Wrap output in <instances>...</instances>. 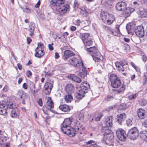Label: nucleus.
<instances>
[{
	"instance_id": "nucleus-1",
	"label": "nucleus",
	"mask_w": 147,
	"mask_h": 147,
	"mask_svg": "<svg viewBox=\"0 0 147 147\" xmlns=\"http://www.w3.org/2000/svg\"><path fill=\"white\" fill-rule=\"evenodd\" d=\"M110 80L111 82L112 87L115 88H120L116 90L117 93L120 94L123 93L125 89L124 85L122 84L120 78L114 74H111L110 76Z\"/></svg>"
},
{
	"instance_id": "nucleus-2",
	"label": "nucleus",
	"mask_w": 147,
	"mask_h": 147,
	"mask_svg": "<svg viewBox=\"0 0 147 147\" xmlns=\"http://www.w3.org/2000/svg\"><path fill=\"white\" fill-rule=\"evenodd\" d=\"M90 88L89 84L87 82H85L82 83L80 89L76 96L77 98L79 100L82 99L84 96L85 94L89 90Z\"/></svg>"
},
{
	"instance_id": "nucleus-3",
	"label": "nucleus",
	"mask_w": 147,
	"mask_h": 147,
	"mask_svg": "<svg viewBox=\"0 0 147 147\" xmlns=\"http://www.w3.org/2000/svg\"><path fill=\"white\" fill-rule=\"evenodd\" d=\"M100 17L103 21L107 25L111 24L115 20L114 16L107 12H102Z\"/></svg>"
},
{
	"instance_id": "nucleus-4",
	"label": "nucleus",
	"mask_w": 147,
	"mask_h": 147,
	"mask_svg": "<svg viewBox=\"0 0 147 147\" xmlns=\"http://www.w3.org/2000/svg\"><path fill=\"white\" fill-rule=\"evenodd\" d=\"M0 105H2L3 107L2 110H7L9 111V109L15 107V105L14 102L10 99L7 100H3L0 102Z\"/></svg>"
},
{
	"instance_id": "nucleus-5",
	"label": "nucleus",
	"mask_w": 147,
	"mask_h": 147,
	"mask_svg": "<svg viewBox=\"0 0 147 147\" xmlns=\"http://www.w3.org/2000/svg\"><path fill=\"white\" fill-rule=\"evenodd\" d=\"M139 135L138 129L136 127H134L129 130L127 136L131 140H135L138 137Z\"/></svg>"
},
{
	"instance_id": "nucleus-6",
	"label": "nucleus",
	"mask_w": 147,
	"mask_h": 147,
	"mask_svg": "<svg viewBox=\"0 0 147 147\" xmlns=\"http://www.w3.org/2000/svg\"><path fill=\"white\" fill-rule=\"evenodd\" d=\"M69 62L71 65L78 68H81L83 66V63L82 60L75 57L70 59Z\"/></svg>"
},
{
	"instance_id": "nucleus-7",
	"label": "nucleus",
	"mask_w": 147,
	"mask_h": 147,
	"mask_svg": "<svg viewBox=\"0 0 147 147\" xmlns=\"http://www.w3.org/2000/svg\"><path fill=\"white\" fill-rule=\"evenodd\" d=\"M72 121L71 118H67L65 119L63 123L61 125V130L63 131L66 130V129L70 128V127H71L70 125L72 123Z\"/></svg>"
},
{
	"instance_id": "nucleus-8",
	"label": "nucleus",
	"mask_w": 147,
	"mask_h": 147,
	"mask_svg": "<svg viewBox=\"0 0 147 147\" xmlns=\"http://www.w3.org/2000/svg\"><path fill=\"white\" fill-rule=\"evenodd\" d=\"M116 8L117 10L120 11H125V13L126 14V12H128V9L127 8V4L126 3L123 1L118 2L116 5Z\"/></svg>"
},
{
	"instance_id": "nucleus-9",
	"label": "nucleus",
	"mask_w": 147,
	"mask_h": 147,
	"mask_svg": "<svg viewBox=\"0 0 147 147\" xmlns=\"http://www.w3.org/2000/svg\"><path fill=\"white\" fill-rule=\"evenodd\" d=\"M116 134L118 138L120 141H124L126 138V134L125 131L122 129H118L116 131Z\"/></svg>"
},
{
	"instance_id": "nucleus-10",
	"label": "nucleus",
	"mask_w": 147,
	"mask_h": 147,
	"mask_svg": "<svg viewBox=\"0 0 147 147\" xmlns=\"http://www.w3.org/2000/svg\"><path fill=\"white\" fill-rule=\"evenodd\" d=\"M53 87V85L49 82H47L44 85L43 92L46 94H49L50 93Z\"/></svg>"
},
{
	"instance_id": "nucleus-11",
	"label": "nucleus",
	"mask_w": 147,
	"mask_h": 147,
	"mask_svg": "<svg viewBox=\"0 0 147 147\" xmlns=\"http://www.w3.org/2000/svg\"><path fill=\"white\" fill-rule=\"evenodd\" d=\"M20 98L23 99L22 101V103L24 104H25V101H26L29 98L28 95L24 93V92L22 90H20L18 92L17 94Z\"/></svg>"
},
{
	"instance_id": "nucleus-12",
	"label": "nucleus",
	"mask_w": 147,
	"mask_h": 147,
	"mask_svg": "<svg viewBox=\"0 0 147 147\" xmlns=\"http://www.w3.org/2000/svg\"><path fill=\"white\" fill-rule=\"evenodd\" d=\"M135 32L137 36L142 37L144 35V29L142 26H139L136 27L135 29Z\"/></svg>"
},
{
	"instance_id": "nucleus-13",
	"label": "nucleus",
	"mask_w": 147,
	"mask_h": 147,
	"mask_svg": "<svg viewBox=\"0 0 147 147\" xmlns=\"http://www.w3.org/2000/svg\"><path fill=\"white\" fill-rule=\"evenodd\" d=\"M69 6L68 4H63L61 5L58 8V11L61 14H63L66 13L69 9Z\"/></svg>"
},
{
	"instance_id": "nucleus-14",
	"label": "nucleus",
	"mask_w": 147,
	"mask_h": 147,
	"mask_svg": "<svg viewBox=\"0 0 147 147\" xmlns=\"http://www.w3.org/2000/svg\"><path fill=\"white\" fill-rule=\"evenodd\" d=\"M62 132L65 134H67L70 137H72L75 136L76 131L74 128L70 127V128L66 129Z\"/></svg>"
},
{
	"instance_id": "nucleus-15",
	"label": "nucleus",
	"mask_w": 147,
	"mask_h": 147,
	"mask_svg": "<svg viewBox=\"0 0 147 147\" xmlns=\"http://www.w3.org/2000/svg\"><path fill=\"white\" fill-rule=\"evenodd\" d=\"M11 109L10 116L13 118H15L18 117L19 115V111L16 108V105L14 108H11L9 109Z\"/></svg>"
},
{
	"instance_id": "nucleus-16",
	"label": "nucleus",
	"mask_w": 147,
	"mask_h": 147,
	"mask_svg": "<svg viewBox=\"0 0 147 147\" xmlns=\"http://www.w3.org/2000/svg\"><path fill=\"white\" fill-rule=\"evenodd\" d=\"M65 2V0H52L51 3L53 6H56L59 8L60 6L64 4Z\"/></svg>"
},
{
	"instance_id": "nucleus-17",
	"label": "nucleus",
	"mask_w": 147,
	"mask_h": 147,
	"mask_svg": "<svg viewBox=\"0 0 147 147\" xmlns=\"http://www.w3.org/2000/svg\"><path fill=\"white\" fill-rule=\"evenodd\" d=\"M74 55V53L71 51L66 50L64 52L63 58L65 60H66L70 57H71Z\"/></svg>"
},
{
	"instance_id": "nucleus-18",
	"label": "nucleus",
	"mask_w": 147,
	"mask_h": 147,
	"mask_svg": "<svg viewBox=\"0 0 147 147\" xmlns=\"http://www.w3.org/2000/svg\"><path fill=\"white\" fill-rule=\"evenodd\" d=\"M104 140L105 143L107 144H108V142H109L112 140L114 138V135L113 133H110L107 135H104Z\"/></svg>"
},
{
	"instance_id": "nucleus-19",
	"label": "nucleus",
	"mask_w": 147,
	"mask_h": 147,
	"mask_svg": "<svg viewBox=\"0 0 147 147\" xmlns=\"http://www.w3.org/2000/svg\"><path fill=\"white\" fill-rule=\"evenodd\" d=\"M92 57L93 60L96 62H98L100 60H101L103 59L102 56L98 52V51L93 55Z\"/></svg>"
},
{
	"instance_id": "nucleus-20",
	"label": "nucleus",
	"mask_w": 147,
	"mask_h": 147,
	"mask_svg": "<svg viewBox=\"0 0 147 147\" xmlns=\"http://www.w3.org/2000/svg\"><path fill=\"white\" fill-rule=\"evenodd\" d=\"M138 115L141 119H143L146 117V111L142 109H140L137 111Z\"/></svg>"
},
{
	"instance_id": "nucleus-21",
	"label": "nucleus",
	"mask_w": 147,
	"mask_h": 147,
	"mask_svg": "<svg viewBox=\"0 0 147 147\" xmlns=\"http://www.w3.org/2000/svg\"><path fill=\"white\" fill-rule=\"evenodd\" d=\"M105 123L107 127H111L112 126V117L109 116L108 117L105 121Z\"/></svg>"
},
{
	"instance_id": "nucleus-22",
	"label": "nucleus",
	"mask_w": 147,
	"mask_h": 147,
	"mask_svg": "<svg viewBox=\"0 0 147 147\" xmlns=\"http://www.w3.org/2000/svg\"><path fill=\"white\" fill-rule=\"evenodd\" d=\"M74 89V85L71 84H69L66 86L65 90L68 94H71L73 92Z\"/></svg>"
},
{
	"instance_id": "nucleus-23",
	"label": "nucleus",
	"mask_w": 147,
	"mask_h": 147,
	"mask_svg": "<svg viewBox=\"0 0 147 147\" xmlns=\"http://www.w3.org/2000/svg\"><path fill=\"white\" fill-rule=\"evenodd\" d=\"M35 53L34 54L35 57L40 58L44 54V53L43 52V50L38 49V48L36 47L35 50Z\"/></svg>"
},
{
	"instance_id": "nucleus-24",
	"label": "nucleus",
	"mask_w": 147,
	"mask_h": 147,
	"mask_svg": "<svg viewBox=\"0 0 147 147\" xmlns=\"http://www.w3.org/2000/svg\"><path fill=\"white\" fill-rule=\"evenodd\" d=\"M141 138L146 142H147V130H143L140 134Z\"/></svg>"
},
{
	"instance_id": "nucleus-25",
	"label": "nucleus",
	"mask_w": 147,
	"mask_h": 147,
	"mask_svg": "<svg viewBox=\"0 0 147 147\" xmlns=\"http://www.w3.org/2000/svg\"><path fill=\"white\" fill-rule=\"evenodd\" d=\"M126 115L124 113H122L117 115V120L120 123L123 121L126 118Z\"/></svg>"
},
{
	"instance_id": "nucleus-26",
	"label": "nucleus",
	"mask_w": 147,
	"mask_h": 147,
	"mask_svg": "<svg viewBox=\"0 0 147 147\" xmlns=\"http://www.w3.org/2000/svg\"><path fill=\"white\" fill-rule=\"evenodd\" d=\"M35 24L33 22H31L29 27L28 31L30 32V35L31 36L34 35V32L35 29Z\"/></svg>"
},
{
	"instance_id": "nucleus-27",
	"label": "nucleus",
	"mask_w": 147,
	"mask_h": 147,
	"mask_svg": "<svg viewBox=\"0 0 147 147\" xmlns=\"http://www.w3.org/2000/svg\"><path fill=\"white\" fill-rule=\"evenodd\" d=\"M137 13L142 18L146 17L147 16V11L144 9L139 10Z\"/></svg>"
},
{
	"instance_id": "nucleus-28",
	"label": "nucleus",
	"mask_w": 147,
	"mask_h": 147,
	"mask_svg": "<svg viewBox=\"0 0 147 147\" xmlns=\"http://www.w3.org/2000/svg\"><path fill=\"white\" fill-rule=\"evenodd\" d=\"M59 109L64 112H68L69 111L70 108L69 106L66 105H61L59 107Z\"/></svg>"
},
{
	"instance_id": "nucleus-29",
	"label": "nucleus",
	"mask_w": 147,
	"mask_h": 147,
	"mask_svg": "<svg viewBox=\"0 0 147 147\" xmlns=\"http://www.w3.org/2000/svg\"><path fill=\"white\" fill-rule=\"evenodd\" d=\"M74 125L76 129L81 131L83 129L82 125L78 121H76L75 122Z\"/></svg>"
},
{
	"instance_id": "nucleus-30",
	"label": "nucleus",
	"mask_w": 147,
	"mask_h": 147,
	"mask_svg": "<svg viewBox=\"0 0 147 147\" xmlns=\"http://www.w3.org/2000/svg\"><path fill=\"white\" fill-rule=\"evenodd\" d=\"M90 34L88 33H81L80 37L84 42L85 40L89 38Z\"/></svg>"
},
{
	"instance_id": "nucleus-31",
	"label": "nucleus",
	"mask_w": 147,
	"mask_h": 147,
	"mask_svg": "<svg viewBox=\"0 0 147 147\" xmlns=\"http://www.w3.org/2000/svg\"><path fill=\"white\" fill-rule=\"evenodd\" d=\"M70 78L73 80L79 83L81 81V80L80 78L77 77L76 75H72L70 76Z\"/></svg>"
},
{
	"instance_id": "nucleus-32",
	"label": "nucleus",
	"mask_w": 147,
	"mask_h": 147,
	"mask_svg": "<svg viewBox=\"0 0 147 147\" xmlns=\"http://www.w3.org/2000/svg\"><path fill=\"white\" fill-rule=\"evenodd\" d=\"M86 144L89 145L88 147H98V146L97 145L95 142L92 140H90L86 142Z\"/></svg>"
},
{
	"instance_id": "nucleus-33",
	"label": "nucleus",
	"mask_w": 147,
	"mask_h": 147,
	"mask_svg": "<svg viewBox=\"0 0 147 147\" xmlns=\"http://www.w3.org/2000/svg\"><path fill=\"white\" fill-rule=\"evenodd\" d=\"M115 65L117 68V70L119 72H122L124 70V68L123 66L120 64L119 62H117L116 63Z\"/></svg>"
},
{
	"instance_id": "nucleus-34",
	"label": "nucleus",
	"mask_w": 147,
	"mask_h": 147,
	"mask_svg": "<svg viewBox=\"0 0 147 147\" xmlns=\"http://www.w3.org/2000/svg\"><path fill=\"white\" fill-rule=\"evenodd\" d=\"M93 42V40L92 38L89 37L87 38L85 40V41H84V44L88 46H90L92 44Z\"/></svg>"
},
{
	"instance_id": "nucleus-35",
	"label": "nucleus",
	"mask_w": 147,
	"mask_h": 147,
	"mask_svg": "<svg viewBox=\"0 0 147 147\" xmlns=\"http://www.w3.org/2000/svg\"><path fill=\"white\" fill-rule=\"evenodd\" d=\"M90 22L91 21L89 19H88L82 21L81 22V27H84L87 26L90 24Z\"/></svg>"
},
{
	"instance_id": "nucleus-36",
	"label": "nucleus",
	"mask_w": 147,
	"mask_h": 147,
	"mask_svg": "<svg viewBox=\"0 0 147 147\" xmlns=\"http://www.w3.org/2000/svg\"><path fill=\"white\" fill-rule=\"evenodd\" d=\"M73 99L72 96L70 94H68L65 96V99L66 102L67 103H70Z\"/></svg>"
},
{
	"instance_id": "nucleus-37",
	"label": "nucleus",
	"mask_w": 147,
	"mask_h": 147,
	"mask_svg": "<svg viewBox=\"0 0 147 147\" xmlns=\"http://www.w3.org/2000/svg\"><path fill=\"white\" fill-rule=\"evenodd\" d=\"M86 50L90 52H92L93 54L94 53H95L96 52L98 49L96 48L95 46H94L93 47H90L88 48H86Z\"/></svg>"
},
{
	"instance_id": "nucleus-38",
	"label": "nucleus",
	"mask_w": 147,
	"mask_h": 147,
	"mask_svg": "<svg viewBox=\"0 0 147 147\" xmlns=\"http://www.w3.org/2000/svg\"><path fill=\"white\" fill-rule=\"evenodd\" d=\"M47 105L50 108H53L54 107L53 103L52 101L51 98H49L47 101Z\"/></svg>"
},
{
	"instance_id": "nucleus-39",
	"label": "nucleus",
	"mask_w": 147,
	"mask_h": 147,
	"mask_svg": "<svg viewBox=\"0 0 147 147\" xmlns=\"http://www.w3.org/2000/svg\"><path fill=\"white\" fill-rule=\"evenodd\" d=\"M3 107L2 105H0V115H4L5 114L7 113L9 111L8 110H2V108Z\"/></svg>"
},
{
	"instance_id": "nucleus-40",
	"label": "nucleus",
	"mask_w": 147,
	"mask_h": 147,
	"mask_svg": "<svg viewBox=\"0 0 147 147\" xmlns=\"http://www.w3.org/2000/svg\"><path fill=\"white\" fill-rule=\"evenodd\" d=\"M80 13L84 17H86L88 15V13L84 8L81 9Z\"/></svg>"
},
{
	"instance_id": "nucleus-41",
	"label": "nucleus",
	"mask_w": 147,
	"mask_h": 147,
	"mask_svg": "<svg viewBox=\"0 0 147 147\" xmlns=\"http://www.w3.org/2000/svg\"><path fill=\"white\" fill-rule=\"evenodd\" d=\"M102 132L104 133V135H108L110 133H113L111 132V130L107 127H105L103 129Z\"/></svg>"
},
{
	"instance_id": "nucleus-42",
	"label": "nucleus",
	"mask_w": 147,
	"mask_h": 147,
	"mask_svg": "<svg viewBox=\"0 0 147 147\" xmlns=\"http://www.w3.org/2000/svg\"><path fill=\"white\" fill-rule=\"evenodd\" d=\"M137 96V94H134L129 95L128 96V98L129 100H133L136 99Z\"/></svg>"
},
{
	"instance_id": "nucleus-43",
	"label": "nucleus",
	"mask_w": 147,
	"mask_h": 147,
	"mask_svg": "<svg viewBox=\"0 0 147 147\" xmlns=\"http://www.w3.org/2000/svg\"><path fill=\"white\" fill-rule=\"evenodd\" d=\"M146 104V100L144 99L141 100L140 102V104L142 106H145Z\"/></svg>"
},
{
	"instance_id": "nucleus-44",
	"label": "nucleus",
	"mask_w": 147,
	"mask_h": 147,
	"mask_svg": "<svg viewBox=\"0 0 147 147\" xmlns=\"http://www.w3.org/2000/svg\"><path fill=\"white\" fill-rule=\"evenodd\" d=\"M119 62L121 65L123 66L127 64V61H126L125 59H121Z\"/></svg>"
},
{
	"instance_id": "nucleus-45",
	"label": "nucleus",
	"mask_w": 147,
	"mask_h": 147,
	"mask_svg": "<svg viewBox=\"0 0 147 147\" xmlns=\"http://www.w3.org/2000/svg\"><path fill=\"white\" fill-rule=\"evenodd\" d=\"M38 47H37L38 48V49L39 50H43L44 47V45L43 43H40L38 44Z\"/></svg>"
},
{
	"instance_id": "nucleus-46",
	"label": "nucleus",
	"mask_w": 147,
	"mask_h": 147,
	"mask_svg": "<svg viewBox=\"0 0 147 147\" xmlns=\"http://www.w3.org/2000/svg\"><path fill=\"white\" fill-rule=\"evenodd\" d=\"M7 138L6 137H4L3 139V137L2 136H0V145L3 144V143L6 141L7 140Z\"/></svg>"
},
{
	"instance_id": "nucleus-47",
	"label": "nucleus",
	"mask_w": 147,
	"mask_h": 147,
	"mask_svg": "<svg viewBox=\"0 0 147 147\" xmlns=\"http://www.w3.org/2000/svg\"><path fill=\"white\" fill-rule=\"evenodd\" d=\"M81 68H82V71L83 72V74L84 75V76H83V77H84L87 74V71L86 70V67L84 66L83 65V66Z\"/></svg>"
},
{
	"instance_id": "nucleus-48",
	"label": "nucleus",
	"mask_w": 147,
	"mask_h": 147,
	"mask_svg": "<svg viewBox=\"0 0 147 147\" xmlns=\"http://www.w3.org/2000/svg\"><path fill=\"white\" fill-rule=\"evenodd\" d=\"M119 107L121 110H125L127 109V106L125 104L121 105H120Z\"/></svg>"
},
{
	"instance_id": "nucleus-49",
	"label": "nucleus",
	"mask_w": 147,
	"mask_h": 147,
	"mask_svg": "<svg viewBox=\"0 0 147 147\" xmlns=\"http://www.w3.org/2000/svg\"><path fill=\"white\" fill-rule=\"evenodd\" d=\"M21 8L26 13H29L31 12L30 10L27 7H26L25 8H23L22 7H21Z\"/></svg>"
},
{
	"instance_id": "nucleus-50",
	"label": "nucleus",
	"mask_w": 147,
	"mask_h": 147,
	"mask_svg": "<svg viewBox=\"0 0 147 147\" xmlns=\"http://www.w3.org/2000/svg\"><path fill=\"white\" fill-rule=\"evenodd\" d=\"M113 98L112 96H108L105 98V99L107 101H109L113 100Z\"/></svg>"
},
{
	"instance_id": "nucleus-51",
	"label": "nucleus",
	"mask_w": 147,
	"mask_h": 147,
	"mask_svg": "<svg viewBox=\"0 0 147 147\" xmlns=\"http://www.w3.org/2000/svg\"><path fill=\"white\" fill-rule=\"evenodd\" d=\"M142 59L144 62H146L147 60V57L146 55L143 54L142 55Z\"/></svg>"
},
{
	"instance_id": "nucleus-52",
	"label": "nucleus",
	"mask_w": 147,
	"mask_h": 147,
	"mask_svg": "<svg viewBox=\"0 0 147 147\" xmlns=\"http://www.w3.org/2000/svg\"><path fill=\"white\" fill-rule=\"evenodd\" d=\"M133 6H134L135 8H137L138 7L139 3L137 1H134L132 4Z\"/></svg>"
},
{
	"instance_id": "nucleus-53",
	"label": "nucleus",
	"mask_w": 147,
	"mask_h": 147,
	"mask_svg": "<svg viewBox=\"0 0 147 147\" xmlns=\"http://www.w3.org/2000/svg\"><path fill=\"white\" fill-rule=\"evenodd\" d=\"M26 75L28 77H30L32 75V73L30 71L28 70L26 72Z\"/></svg>"
},
{
	"instance_id": "nucleus-54",
	"label": "nucleus",
	"mask_w": 147,
	"mask_h": 147,
	"mask_svg": "<svg viewBox=\"0 0 147 147\" xmlns=\"http://www.w3.org/2000/svg\"><path fill=\"white\" fill-rule=\"evenodd\" d=\"M127 124L128 126H129L132 124V122L131 120L128 119L127 121Z\"/></svg>"
},
{
	"instance_id": "nucleus-55",
	"label": "nucleus",
	"mask_w": 147,
	"mask_h": 147,
	"mask_svg": "<svg viewBox=\"0 0 147 147\" xmlns=\"http://www.w3.org/2000/svg\"><path fill=\"white\" fill-rule=\"evenodd\" d=\"M81 23V21L79 20H77L74 22L75 24L77 26H79Z\"/></svg>"
},
{
	"instance_id": "nucleus-56",
	"label": "nucleus",
	"mask_w": 147,
	"mask_h": 147,
	"mask_svg": "<svg viewBox=\"0 0 147 147\" xmlns=\"http://www.w3.org/2000/svg\"><path fill=\"white\" fill-rule=\"evenodd\" d=\"M78 4L77 1L75 0L74 1V8H78Z\"/></svg>"
},
{
	"instance_id": "nucleus-57",
	"label": "nucleus",
	"mask_w": 147,
	"mask_h": 147,
	"mask_svg": "<svg viewBox=\"0 0 147 147\" xmlns=\"http://www.w3.org/2000/svg\"><path fill=\"white\" fill-rule=\"evenodd\" d=\"M131 65L136 70L138 71V70H137V68H138L136 66L134 63L132 62H131L130 63Z\"/></svg>"
},
{
	"instance_id": "nucleus-58",
	"label": "nucleus",
	"mask_w": 147,
	"mask_h": 147,
	"mask_svg": "<svg viewBox=\"0 0 147 147\" xmlns=\"http://www.w3.org/2000/svg\"><path fill=\"white\" fill-rule=\"evenodd\" d=\"M142 125L145 128H147V119L144 121L142 123Z\"/></svg>"
},
{
	"instance_id": "nucleus-59",
	"label": "nucleus",
	"mask_w": 147,
	"mask_h": 147,
	"mask_svg": "<svg viewBox=\"0 0 147 147\" xmlns=\"http://www.w3.org/2000/svg\"><path fill=\"white\" fill-rule=\"evenodd\" d=\"M38 104L40 106H42V102L41 98H40L38 101Z\"/></svg>"
},
{
	"instance_id": "nucleus-60",
	"label": "nucleus",
	"mask_w": 147,
	"mask_h": 147,
	"mask_svg": "<svg viewBox=\"0 0 147 147\" xmlns=\"http://www.w3.org/2000/svg\"><path fill=\"white\" fill-rule=\"evenodd\" d=\"M53 43H52L51 44H49L48 46L49 49L51 51H52L53 49V47L52 46L53 45Z\"/></svg>"
},
{
	"instance_id": "nucleus-61",
	"label": "nucleus",
	"mask_w": 147,
	"mask_h": 147,
	"mask_svg": "<svg viewBox=\"0 0 147 147\" xmlns=\"http://www.w3.org/2000/svg\"><path fill=\"white\" fill-rule=\"evenodd\" d=\"M27 41L28 44H30L32 40L30 37H27Z\"/></svg>"
},
{
	"instance_id": "nucleus-62",
	"label": "nucleus",
	"mask_w": 147,
	"mask_h": 147,
	"mask_svg": "<svg viewBox=\"0 0 147 147\" xmlns=\"http://www.w3.org/2000/svg\"><path fill=\"white\" fill-rule=\"evenodd\" d=\"M23 88L25 89H27L28 88V86L25 83H24L22 86Z\"/></svg>"
},
{
	"instance_id": "nucleus-63",
	"label": "nucleus",
	"mask_w": 147,
	"mask_h": 147,
	"mask_svg": "<svg viewBox=\"0 0 147 147\" xmlns=\"http://www.w3.org/2000/svg\"><path fill=\"white\" fill-rule=\"evenodd\" d=\"M8 88L7 86H5L3 88V90L4 92H7L8 91Z\"/></svg>"
},
{
	"instance_id": "nucleus-64",
	"label": "nucleus",
	"mask_w": 147,
	"mask_h": 147,
	"mask_svg": "<svg viewBox=\"0 0 147 147\" xmlns=\"http://www.w3.org/2000/svg\"><path fill=\"white\" fill-rule=\"evenodd\" d=\"M71 29L72 31H74L76 30V28L75 26H72L71 28Z\"/></svg>"
}]
</instances>
